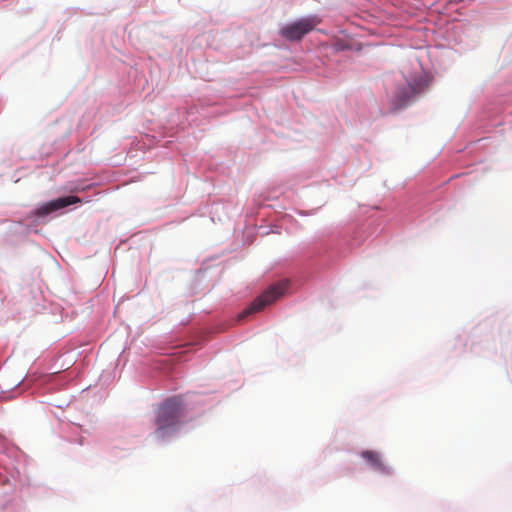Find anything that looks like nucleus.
Returning <instances> with one entry per match:
<instances>
[{
	"instance_id": "nucleus-1",
	"label": "nucleus",
	"mask_w": 512,
	"mask_h": 512,
	"mask_svg": "<svg viewBox=\"0 0 512 512\" xmlns=\"http://www.w3.org/2000/svg\"><path fill=\"white\" fill-rule=\"evenodd\" d=\"M182 415L181 401L178 398L166 400L158 409L155 435L159 439H164L166 435L173 431L179 423Z\"/></svg>"
},
{
	"instance_id": "nucleus-2",
	"label": "nucleus",
	"mask_w": 512,
	"mask_h": 512,
	"mask_svg": "<svg viewBox=\"0 0 512 512\" xmlns=\"http://www.w3.org/2000/svg\"><path fill=\"white\" fill-rule=\"evenodd\" d=\"M288 285V280H281L269 286L267 290L258 296L246 309H244L238 315V320H242L252 313L259 312L267 305L274 303L277 299L285 294L288 289Z\"/></svg>"
},
{
	"instance_id": "nucleus-3",
	"label": "nucleus",
	"mask_w": 512,
	"mask_h": 512,
	"mask_svg": "<svg viewBox=\"0 0 512 512\" xmlns=\"http://www.w3.org/2000/svg\"><path fill=\"white\" fill-rule=\"evenodd\" d=\"M321 22L318 16H308L291 22L280 29V35L289 41H300Z\"/></svg>"
},
{
	"instance_id": "nucleus-4",
	"label": "nucleus",
	"mask_w": 512,
	"mask_h": 512,
	"mask_svg": "<svg viewBox=\"0 0 512 512\" xmlns=\"http://www.w3.org/2000/svg\"><path fill=\"white\" fill-rule=\"evenodd\" d=\"M81 199L77 196H66L57 198L55 200L49 201L48 203L44 204L40 208L36 210V215L39 217L46 216L56 210L65 208L72 204L80 203Z\"/></svg>"
},
{
	"instance_id": "nucleus-5",
	"label": "nucleus",
	"mask_w": 512,
	"mask_h": 512,
	"mask_svg": "<svg viewBox=\"0 0 512 512\" xmlns=\"http://www.w3.org/2000/svg\"><path fill=\"white\" fill-rule=\"evenodd\" d=\"M361 457L365 459L374 469L382 473L389 472V468L385 465L377 452L366 450L361 453Z\"/></svg>"
},
{
	"instance_id": "nucleus-6",
	"label": "nucleus",
	"mask_w": 512,
	"mask_h": 512,
	"mask_svg": "<svg viewBox=\"0 0 512 512\" xmlns=\"http://www.w3.org/2000/svg\"><path fill=\"white\" fill-rule=\"evenodd\" d=\"M415 93L416 89L410 83L407 86L399 89L396 95L398 106L405 105Z\"/></svg>"
}]
</instances>
